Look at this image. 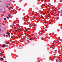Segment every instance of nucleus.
<instances>
[{
	"label": "nucleus",
	"instance_id": "1",
	"mask_svg": "<svg viewBox=\"0 0 62 62\" xmlns=\"http://www.w3.org/2000/svg\"><path fill=\"white\" fill-rule=\"evenodd\" d=\"M0 60L1 61H3V60H4V59L3 58H1V59H0Z\"/></svg>",
	"mask_w": 62,
	"mask_h": 62
},
{
	"label": "nucleus",
	"instance_id": "2",
	"mask_svg": "<svg viewBox=\"0 0 62 62\" xmlns=\"http://www.w3.org/2000/svg\"><path fill=\"white\" fill-rule=\"evenodd\" d=\"M2 46L3 47H5V45H4V44L2 45Z\"/></svg>",
	"mask_w": 62,
	"mask_h": 62
},
{
	"label": "nucleus",
	"instance_id": "3",
	"mask_svg": "<svg viewBox=\"0 0 62 62\" xmlns=\"http://www.w3.org/2000/svg\"><path fill=\"white\" fill-rule=\"evenodd\" d=\"M10 17H9V16H7V19H9Z\"/></svg>",
	"mask_w": 62,
	"mask_h": 62
},
{
	"label": "nucleus",
	"instance_id": "4",
	"mask_svg": "<svg viewBox=\"0 0 62 62\" xmlns=\"http://www.w3.org/2000/svg\"><path fill=\"white\" fill-rule=\"evenodd\" d=\"M6 7L7 8H8V5H7L6 6Z\"/></svg>",
	"mask_w": 62,
	"mask_h": 62
},
{
	"label": "nucleus",
	"instance_id": "5",
	"mask_svg": "<svg viewBox=\"0 0 62 62\" xmlns=\"http://www.w3.org/2000/svg\"><path fill=\"white\" fill-rule=\"evenodd\" d=\"M8 17H10V15L9 14H8Z\"/></svg>",
	"mask_w": 62,
	"mask_h": 62
},
{
	"label": "nucleus",
	"instance_id": "6",
	"mask_svg": "<svg viewBox=\"0 0 62 62\" xmlns=\"http://www.w3.org/2000/svg\"><path fill=\"white\" fill-rule=\"evenodd\" d=\"M7 4L8 5H10V4L9 3H7Z\"/></svg>",
	"mask_w": 62,
	"mask_h": 62
},
{
	"label": "nucleus",
	"instance_id": "7",
	"mask_svg": "<svg viewBox=\"0 0 62 62\" xmlns=\"http://www.w3.org/2000/svg\"><path fill=\"white\" fill-rule=\"evenodd\" d=\"M4 21H5V20H6V18H4Z\"/></svg>",
	"mask_w": 62,
	"mask_h": 62
},
{
	"label": "nucleus",
	"instance_id": "8",
	"mask_svg": "<svg viewBox=\"0 0 62 62\" xmlns=\"http://www.w3.org/2000/svg\"><path fill=\"white\" fill-rule=\"evenodd\" d=\"M7 34L8 35H10V33H7Z\"/></svg>",
	"mask_w": 62,
	"mask_h": 62
},
{
	"label": "nucleus",
	"instance_id": "9",
	"mask_svg": "<svg viewBox=\"0 0 62 62\" xmlns=\"http://www.w3.org/2000/svg\"><path fill=\"white\" fill-rule=\"evenodd\" d=\"M1 31V29H0V31Z\"/></svg>",
	"mask_w": 62,
	"mask_h": 62
},
{
	"label": "nucleus",
	"instance_id": "10",
	"mask_svg": "<svg viewBox=\"0 0 62 62\" xmlns=\"http://www.w3.org/2000/svg\"><path fill=\"white\" fill-rule=\"evenodd\" d=\"M0 54H1V53H0Z\"/></svg>",
	"mask_w": 62,
	"mask_h": 62
}]
</instances>
